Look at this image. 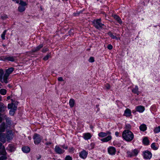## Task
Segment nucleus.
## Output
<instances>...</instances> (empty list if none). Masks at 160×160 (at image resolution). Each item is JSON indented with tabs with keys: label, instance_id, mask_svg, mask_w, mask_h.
I'll return each instance as SVG.
<instances>
[{
	"label": "nucleus",
	"instance_id": "nucleus-1",
	"mask_svg": "<svg viewBox=\"0 0 160 160\" xmlns=\"http://www.w3.org/2000/svg\"><path fill=\"white\" fill-rule=\"evenodd\" d=\"M122 137L126 141L130 142L133 140L134 135L131 131L129 130H125L122 132Z\"/></svg>",
	"mask_w": 160,
	"mask_h": 160
},
{
	"label": "nucleus",
	"instance_id": "nucleus-2",
	"mask_svg": "<svg viewBox=\"0 0 160 160\" xmlns=\"http://www.w3.org/2000/svg\"><path fill=\"white\" fill-rule=\"evenodd\" d=\"M94 26L97 29H100L104 26V24H102L101 22V19H98L94 20L93 21Z\"/></svg>",
	"mask_w": 160,
	"mask_h": 160
},
{
	"label": "nucleus",
	"instance_id": "nucleus-3",
	"mask_svg": "<svg viewBox=\"0 0 160 160\" xmlns=\"http://www.w3.org/2000/svg\"><path fill=\"white\" fill-rule=\"evenodd\" d=\"M9 136V134H5L3 133H0V141L4 143L6 142V138L8 140H9L10 138Z\"/></svg>",
	"mask_w": 160,
	"mask_h": 160
},
{
	"label": "nucleus",
	"instance_id": "nucleus-4",
	"mask_svg": "<svg viewBox=\"0 0 160 160\" xmlns=\"http://www.w3.org/2000/svg\"><path fill=\"white\" fill-rule=\"evenodd\" d=\"M33 139L34 140V143L35 144H38L41 142L42 138L39 134L35 133L33 136Z\"/></svg>",
	"mask_w": 160,
	"mask_h": 160
},
{
	"label": "nucleus",
	"instance_id": "nucleus-5",
	"mask_svg": "<svg viewBox=\"0 0 160 160\" xmlns=\"http://www.w3.org/2000/svg\"><path fill=\"white\" fill-rule=\"evenodd\" d=\"M143 156L146 159H150L152 157V155L150 152L147 151L143 153Z\"/></svg>",
	"mask_w": 160,
	"mask_h": 160
},
{
	"label": "nucleus",
	"instance_id": "nucleus-6",
	"mask_svg": "<svg viewBox=\"0 0 160 160\" xmlns=\"http://www.w3.org/2000/svg\"><path fill=\"white\" fill-rule=\"evenodd\" d=\"M1 149L2 150L0 151V155H6L7 152L5 150V147L3 145L2 143L0 142V149Z\"/></svg>",
	"mask_w": 160,
	"mask_h": 160
},
{
	"label": "nucleus",
	"instance_id": "nucleus-7",
	"mask_svg": "<svg viewBox=\"0 0 160 160\" xmlns=\"http://www.w3.org/2000/svg\"><path fill=\"white\" fill-rule=\"evenodd\" d=\"M108 152L111 155H114L116 152V150L114 147H110L108 149Z\"/></svg>",
	"mask_w": 160,
	"mask_h": 160
},
{
	"label": "nucleus",
	"instance_id": "nucleus-8",
	"mask_svg": "<svg viewBox=\"0 0 160 160\" xmlns=\"http://www.w3.org/2000/svg\"><path fill=\"white\" fill-rule=\"evenodd\" d=\"M13 70L14 68H10L7 69L6 71V73L5 74V77H8L9 75L12 73Z\"/></svg>",
	"mask_w": 160,
	"mask_h": 160
},
{
	"label": "nucleus",
	"instance_id": "nucleus-9",
	"mask_svg": "<svg viewBox=\"0 0 160 160\" xmlns=\"http://www.w3.org/2000/svg\"><path fill=\"white\" fill-rule=\"evenodd\" d=\"M55 152L58 154H61L64 152V150L61 149L58 146H56L55 148Z\"/></svg>",
	"mask_w": 160,
	"mask_h": 160
},
{
	"label": "nucleus",
	"instance_id": "nucleus-10",
	"mask_svg": "<svg viewBox=\"0 0 160 160\" xmlns=\"http://www.w3.org/2000/svg\"><path fill=\"white\" fill-rule=\"evenodd\" d=\"M111 133V132L109 131H107L106 132H101L98 133V135L99 137L103 138L110 134Z\"/></svg>",
	"mask_w": 160,
	"mask_h": 160
},
{
	"label": "nucleus",
	"instance_id": "nucleus-11",
	"mask_svg": "<svg viewBox=\"0 0 160 160\" xmlns=\"http://www.w3.org/2000/svg\"><path fill=\"white\" fill-rule=\"evenodd\" d=\"M124 115L127 117H129L131 116V112L130 110L128 108L126 109L124 112Z\"/></svg>",
	"mask_w": 160,
	"mask_h": 160
},
{
	"label": "nucleus",
	"instance_id": "nucleus-12",
	"mask_svg": "<svg viewBox=\"0 0 160 160\" xmlns=\"http://www.w3.org/2000/svg\"><path fill=\"white\" fill-rule=\"evenodd\" d=\"M87 154L88 153L85 150H83L80 153V156L81 158L84 159L86 158Z\"/></svg>",
	"mask_w": 160,
	"mask_h": 160
},
{
	"label": "nucleus",
	"instance_id": "nucleus-13",
	"mask_svg": "<svg viewBox=\"0 0 160 160\" xmlns=\"http://www.w3.org/2000/svg\"><path fill=\"white\" fill-rule=\"evenodd\" d=\"M136 109L137 111L140 112H143L145 110L144 107L142 106H137L136 107Z\"/></svg>",
	"mask_w": 160,
	"mask_h": 160
},
{
	"label": "nucleus",
	"instance_id": "nucleus-14",
	"mask_svg": "<svg viewBox=\"0 0 160 160\" xmlns=\"http://www.w3.org/2000/svg\"><path fill=\"white\" fill-rule=\"evenodd\" d=\"M15 149L14 146L12 144H10L7 148V149L9 152H12L14 151Z\"/></svg>",
	"mask_w": 160,
	"mask_h": 160
},
{
	"label": "nucleus",
	"instance_id": "nucleus-15",
	"mask_svg": "<svg viewBox=\"0 0 160 160\" xmlns=\"http://www.w3.org/2000/svg\"><path fill=\"white\" fill-rule=\"evenodd\" d=\"M6 108V106L3 103L0 102V112H4Z\"/></svg>",
	"mask_w": 160,
	"mask_h": 160
},
{
	"label": "nucleus",
	"instance_id": "nucleus-16",
	"mask_svg": "<svg viewBox=\"0 0 160 160\" xmlns=\"http://www.w3.org/2000/svg\"><path fill=\"white\" fill-rule=\"evenodd\" d=\"M112 138V137L111 135H108L107 137L102 138L101 140L104 142H106L110 141Z\"/></svg>",
	"mask_w": 160,
	"mask_h": 160
},
{
	"label": "nucleus",
	"instance_id": "nucleus-17",
	"mask_svg": "<svg viewBox=\"0 0 160 160\" xmlns=\"http://www.w3.org/2000/svg\"><path fill=\"white\" fill-rule=\"evenodd\" d=\"M4 60L11 62L14 61L15 60L14 57L11 56H6L4 58Z\"/></svg>",
	"mask_w": 160,
	"mask_h": 160
},
{
	"label": "nucleus",
	"instance_id": "nucleus-18",
	"mask_svg": "<svg viewBox=\"0 0 160 160\" xmlns=\"http://www.w3.org/2000/svg\"><path fill=\"white\" fill-rule=\"evenodd\" d=\"M22 150L23 152L27 153L30 152V149L28 147H23L22 148Z\"/></svg>",
	"mask_w": 160,
	"mask_h": 160
},
{
	"label": "nucleus",
	"instance_id": "nucleus-19",
	"mask_svg": "<svg viewBox=\"0 0 160 160\" xmlns=\"http://www.w3.org/2000/svg\"><path fill=\"white\" fill-rule=\"evenodd\" d=\"M147 127L146 125L145 124H143L141 125L139 127V129L141 131H144L146 130Z\"/></svg>",
	"mask_w": 160,
	"mask_h": 160
},
{
	"label": "nucleus",
	"instance_id": "nucleus-20",
	"mask_svg": "<svg viewBox=\"0 0 160 160\" xmlns=\"http://www.w3.org/2000/svg\"><path fill=\"white\" fill-rule=\"evenodd\" d=\"M5 128V124L4 123H2L0 125V132H4Z\"/></svg>",
	"mask_w": 160,
	"mask_h": 160
},
{
	"label": "nucleus",
	"instance_id": "nucleus-21",
	"mask_svg": "<svg viewBox=\"0 0 160 160\" xmlns=\"http://www.w3.org/2000/svg\"><path fill=\"white\" fill-rule=\"evenodd\" d=\"M114 18L116 19L120 24L122 23V21L120 17L116 15H114L113 16Z\"/></svg>",
	"mask_w": 160,
	"mask_h": 160
},
{
	"label": "nucleus",
	"instance_id": "nucleus-22",
	"mask_svg": "<svg viewBox=\"0 0 160 160\" xmlns=\"http://www.w3.org/2000/svg\"><path fill=\"white\" fill-rule=\"evenodd\" d=\"M143 143L146 145H148L149 144V140L146 137H145L142 140Z\"/></svg>",
	"mask_w": 160,
	"mask_h": 160
},
{
	"label": "nucleus",
	"instance_id": "nucleus-23",
	"mask_svg": "<svg viewBox=\"0 0 160 160\" xmlns=\"http://www.w3.org/2000/svg\"><path fill=\"white\" fill-rule=\"evenodd\" d=\"M43 45L42 44H40L36 48L33 49L32 50V51L33 52H35L38 51H39L43 47Z\"/></svg>",
	"mask_w": 160,
	"mask_h": 160
},
{
	"label": "nucleus",
	"instance_id": "nucleus-24",
	"mask_svg": "<svg viewBox=\"0 0 160 160\" xmlns=\"http://www.w3.org/2000/svg\"><path fill=\"white\" fill-rule=\"evenodd\" d=\"M83 137L85 139L87 140L91 138V135L89 133H86L84 134Z\"/></svg>",
	"mask_w": 160,
	"mask_h": 160
},
{
	"label": "nucleus",
	"instance_id": "nucleus-25",
	"mask_svg": "<svg viewBox=\"0 0 160 160\" xmlns=\"http://www.w3.org/2000/svg\"><path fill=\"white\" fill-rule=\"evenodd\" d=\"M138 88L137 86H135V88L132 89V92L135 94H137V95L139 94V91H138Z\"/></svg>",
	"mask_w": 160,
	"mask_h": 160
},
{
	"label": "nucleus",
	"instance_id": "nucleus-26",
	"mask_svg": "<svg viewBox=\"0 0 160 160\" xmlns=\"http://www.w3.org/2000/svg\"><path fill=\"white\" fill-rule=\"evenodd\" d=\"M69 104L70 107L71 108L73 107L75 104V101L74 99H71L69 102Z\"/></svg>",
	"mask_w": 160,
	"mask_h": 160
},
{
	"label": "nucleus",
	"instance_id": "nucleus-27",
	"mask_svg": "<svg viewBox=\"0 0 160 160\" xmlns=\"http://www.w3.org/2000/svg\"><path fill=\"white\" fill-rule=\"evenodd\" d=\"M25 8L23 6H19L18 8V10L20 12H22L25 11Z\"/></svg>",
	"mask_w": 160,
	"mask_h": 160
},
{
	"label": "nucleus",
	"instance_id": "nucleus-28",
	"mask_svg": "<svg viewBox=\"0 0 160 160\" xmlns=\"http://www.w3.org/2000/svg\"><path fill=\"white\" fill-rule=\"evenodd\" d=\"M154 132L155 133H156L160 132V126H158L156 127L154 129Z\"/></svg>",
	"mask_w": 160,
	"mask_h": 160
},
{
	"label": "nucleus",
	"instance_id": "nucleus-29",
	"mask_svg": "<svg viewBox=\"0 0 160 160\" xmlns=\"http://www.w3.org/2000/svg\"><path fill=\"white\" fill-rule=\"evenodd\" d=\"M19 4L21 6H23L24 7L27 5V4L26 2L23 1L22 0H20Z\"/></svg>",
	"mask_w": 160,
	"mask_h": 160
},
{
	"label": "nucleus",
	"instance_id": "nucleus-30",
	"mask_svg": "<svg viewBox=\"0 0 160 160\" xmlns=\"http://www.w3.org/2000/svg\"><path fill=\"white\" fill-rule=\"evenodd\" d=\"M108 34L109 35L112 39H118V38L115 36L113 35L112 33L111 32H109L108 33Z\"/></svg>",
	"mask_w": 160,
	"mask_h": 160
},
{
	"label": "nucleus",
	"instance_id": "nucleus-31",
	"mask_svg": "<svg viewBox=\"0 0 160 160\" xmlns=\"http://www.w3.org/2000/svg\"><path fill=\"white\" fill-rule=\"evenodd\" d=\"M6 90L5 89H1L0 90V93L2 95H5L6 93Z\"/></svg>",
	"mask_w": 160,
	"mask_h": 160
},
{
	"label": "nucleus",
	"instance_id": "nucleus-32",
	"mask_svg": "<svg viewBox=\"0 0 160 160\" xmlns=\"http://www.w3.org/2000/svg\"><path fill=\"white\" fill-rule=\"evenodd\" d=\"M4 74V72L2 69H0V81L2 79V78Z\"/></svg>",
	"mask_w": 160,
	"mask_h": 160
},
{
	"label": "nucleus",
	"instance_id": "nucleus-33",
	"mask_svg": "<svg viewBox=\"0 0 160 160\" xmlns=\"http://www.w3.org/2000/svg\"><path fill=\"white\" fill-rule=\"evenodd\" d=\"M1 17L2 19L3 20H6L8 18L7 15L5 14H3L1 15Z\"/></svg>",
	"mask_w": 160,
	"mask_h": 160
},
{
	"label": "nucleus",
	"instance_id": "nucleus-34",
	"mask_svg": "<svg viewBox=\"0 0 160 160\" xmlns=\"http://www.w3.org/2000/svg\"><path fill=\"white\" fill-rule=\"evenodd\" d=\"M51 57V54H49L46 55L43 58V59L45 61H46Z\"/></svg>",
	"mask_w": 160,
	"mask_h": 160
},
{
	"label": "nucleus",
	"instance_id": "nucleus-35",
	"mask_svg": "<svg viewBox=\"0 0 160 160\" xmlns=\"http://www.w3.org/2000/svg\"><path fill=\"white\" fill-rule=\"evenodd\" d=\"M7 32L6 30H4L1 35V37L2 39L4 40L5 39V35Z\"/></svg>",
	"mask_w": 160,
	"mask_h": 160
},
{
	"label": "nucleus",
	"instance_id": "nucleus-36",
	"mask_svg": "<svg viewBox=\"0 0 160 160\" xmlns=\"http://www.w3.org/2000/svg\"><path fill=\"white\" fill-rule=\"evenodd\" d=\"M151 147L154 150H156L158 149V148L155 146V143H153L151 144Z\"/></svg>",
	"mask_w": 160,
	"mask_h": 160
},
{
	"label": "nucleus",
	"instance_id": "nucleus-37",
	"mask_svg": "<svg viewBox=\"0 0 160 160\" xmlns=\"http://www.w3.org/2000/svg\"><path fill=\"white\" fill-rule=\"evenodd\" d=\"M127 153L128 155V157H132L135 156L133 153L132 152H128Z\"/></svg>",
	"mask_w": 160,
	"mask_h": 160
},
{
	"label": "nucleus",
	"instance_id": "nucleus-38",
	"mask_svg": "<svg viewBox=\"0 0 160 160\" xmlns=\"http://www.w3.org/2000/svg\"><path fill=\"white\" fill-rule=\"evenodd\" d=\"M13 106V103L9 104L8 105V109H12Z\"/></svg>",
	"mask_w": 160,
	"mask_h": 160
},
{
	"label": "nucleus",
	"instance_id": "nucleus-39",
	"mask_svg": "<svg viewBox=\"0 0 160 160\" xmlns=\"http://www.w3.org/2000/svg\"><path fill=\"white\" fill-rule=\"evenodd\" d=\"M88 61L89 62H94V57H91L90 58Z\"/></svg>",
	"mask_w": 160,
	"mask_h": 160
},
{
	"label": "nucleus",
	"instance_id": "nucleus-40",
	"mask_svg": "<svg viewBox=\"0 0 160 160\" xmlns=\"http://www.w3.org/2000/svg\"><path fill=\"white\" fill-rule=\"evenodd\" d=\"M8 77H5V75H4L3 77V82L6 83H8L7 79Z\"/></svg>",
	"mask_w": 160,
	"mask_h": 160
},
{
	"label": "nucleus",
	"instance_id": "nucleus-41",
	"mask_svg": "<svg viewBox=\"0 0 160 160\" xmlns=\"http://www.w3.org/2000/svg\"><path fill=\"white\" fill-rule=\"evenodd\" d=\"M15 112V111L14 110H12V109H11L9 111V114H10L12 115H13L14 114Z\"/></svg>",
	"mask_w": 160,
	"mask_h": 160
},
{
	"label": "nucleus",
	"instance_id": "nucleus-42",
	"mask_svg": "<svg viewBox=\"0 0 160 160\" xmlns=\"http://www.w3.org/2000/svg\"><path fill=\"white\" fill-rule=\"evenodd\" d=\"M132 152L135 156L137 155L138 153V152L136 149H134Z\"/></svg>",
	"mask_w": 160,
	"mask_h": 160
},
{
	"label": "nucleus",
	"instance_id": "nucleus-43",
	"mask_svg": "<svg viewBox=\"0 0 160 160\" xmlns=\"http://www.w3.org/2000/svg\"><path fill=\"white\" fill-rule=\"evenodd\" d=\"M6 155H2V156L1 157H0V160H3L4 159H6L7 158L6 157Z\"/></svg>",
	"mask_w": 160,
	"mask_h": 160
},
{
	"label": "nucleus",
	"instance_id": "nucleus-44",
	"mask_svg": "<svg viewBox=\"0 0 160 160\" xmlns=\"http://www.w3.org/2000/svg\"><path fill=\"white\" fill-rule=\"evenodd\" d=\"M65 160H72V158L69 156H68L66 157Z\"/></svg>",
	"mask_w": 160,
	"mask_h": 160
},
{
	"label": "nucleus",
	"instance_id": "nucleus-45",
	"mask_svg": "<svg viewBox=\"0 0 160 160\" xmlns=\"http://www.w3.org/2000/svg\"><path fill=\"white\" fill-rule=\"evenodd\" d=\"M48 50L47 48H44L42 50V52H45Z\"/></svg>",
	"mask_w": 160,
	"mask_h": 160
},
{
	"label": "nucleus",
	"instance_id": "nucleus-46",
	"mask_svg": "<svg viewBox=\"0 0 160 160\" xmlns=\"http://www.w3.org/2000/svg\"><path fill=\"white\" fill-rule=\"evenodd\" d=\"M108 48L109 50H111L112 48V46L111 44H109L108 45Z\"/></svg>",
	"mask_w": 160,
	"mask_h": 160
},
{
	"label": "nucleus",
	"instance_id": "nucleus-47",
	"mask_svg": "<svg viewBox=\"0 0 160 160\" xmlns=\"http://www.w3.org/2000/svg\"><path fill=\"white\" fill-rule=\"evenodd\" d=\"M17 108V107L14 104H13V106L12 108V109L14 110L15 111Z\"/></svg>",
	"mask_w": 160,
	"mask_h": 160
},
{
	"label": "nucleus",
	"instance_id": "nucleus-48",
	"mask_svg": "<svg viewBox=\"0 0 160 160\" xmlns=\"http://www.w3.org/2000/svg\"><path fill=\"white\" fill-rule=\"evenodd\" d=\"M126 127L127 129H130L131 128V126L129 124H127L126 125Z\"/></svg>",
	"mask_w": 160,
	"mask_h": 160
},
{
	"label": "nucleus",
	"instance_id": "nucleus-49",
	"mask_svg": "<svg viewBox=\"0 0 160 160\" xmlns=\"http://www.w3.org/2000/svg\"><path fill=\"white\" fill-rule=\"evenodd\" d=\"M58 80L59 81H63V79L62 78V77H59L58 78Z\"/></svg>",
	"mask_w": 160,
	"mask_h": 160
},
{
	"label": "nucleus",
	"instance_id": "nucleus-50",
	"mask_svg": "<svg viewBox=\"0 0 160 160\" xmlns=\"http://www.w3.org/2000/svg\"><path fill=\"white\" fill-rule=\"evenodd\" d=\"M105 87L107 89H109L110 88V86L109 84H107L105 86Z\"/></svg>",
	"mask_w": 160,
	"mask_h": 160
},
{
	"label": "nucleus",
	"instance_id": "nucleus-51",
	"mask_svg": "<svg viewBox=\"0 0 160 160\" xmlns=\"http://www.w3.org/2000/svg\"><path fill=\"white\" fill-rule=\"evenodd\" d=\"M62 147L64 149H67L68 148V147L67 146H65V145H64L62 146Z\"/></svg>",
	"mask_w": 160,
	"mask_h": 160
},
{
	"label": "nucleus",
	"instance_id": "nucleus-52",
	"mask_svg": "<svg viewBox=\"0 0 160 160\" xmlns=\"http://www.w3.org/2000/svg\"><path fill=\"white\" fill-rule=\"evenodd\" d=\"M14 2H15L16 3H19V0H12Z\"/></svg>",
	"mask_w": 160,
	"mask_h": 160
},
{
	"label": "nucleus",
	"instance_id": "nucleus-53",
	"mask_svg": "<svg viewBox=\"0 0 160 160\" xmlns=\"http://www.w3.org/2000/svg\"><path fill=\"white\" fill-rule=\"evenodd\" d=\"M69 152H72L73 150V148H69Z\"/></svg>",
	"mask_w": 160,
	"mask_h": 160
},
{
	"label": "nucleus",
	"instance_id": "nucleus-54",
	"mask_svg": "<svg viewBox=\"0 0 160 160\" xmlns=\"http://www.w3.org/2000/svg\"><path fill=\"white\" fill-rule=\"evenodd\" d=\"M119 134V132H116L115 133V134L116 136L117 137L118 136Z\"/></svg>",
	"mask_w": 160,
	"mask_h": 160
},
{
	"label": "nucleus",
	"instance_id": "nucleus-55",
	"mask_svg": "<svg viewBox=\"0 0 160 160\" xmlns=\"http://www.w3.org/2000/svg\"><path fill=\"white\" fill-rule=\"evenodd\" d=\"M10 98H11L10 96H8L7 98V99L8 100H9Z\"/></svg>",
	"mask_w": 160,
	"mask_h": 160
},
{
	"label": "nucleus",
	"instance_id": "nucleus-56",
	"mask_svg": "<svg viewBox=\"0 0 160 160\" xmlns=\"http://www.w3.org/2000/svg\"><path fill=\"white\" fill-rule=\"evenodd\" d=\"M2 118L1 117H0V122H1L2 121Z\"/></svg>",
	"mask_w": 160,
	"mask_h": 160
},
{
	"label": "nucleus",
	"instance_id": "nucleus-57",
	"mask_svg": "<svg viewBox=\"0 0 160 160\" xmlns=\"http://www.w3.org/2000/svg\"><path fill=\"white\" fill-rule=\"evenodd\" d=\"M2 101V97L0 96V101Z\"/></svg>",
	"mask_w": 160,
	"mask_h": 160
},
{
	"label": "nucleus",
	"instance_id": "nucleus-58",
	"mask_svg": "<svg viewBox=\"0 0 160 160\" xmlns=\"http://www.w3.org/2000/svg\"><path fill=\"white\" fill-rule=\"evenodd\" d=\"M62 0L63 1H67L68 0Z\"/></svg>",
	"mask_w": 160,
	"mask_h": 160
},
{
	"label": "nucleus",
	"instance_id": "nucleus-59",
	"mask_svg": "<svg viewBox=\"0 0 160 160\" xmlns=\"http://www.w3.org/2000/svg\"><path fill=\"white\" fill-rule=\"evenodd\" d=\"M28 138H29V140H31V137H29Z\"/></svg>",
	"mask_w": 160,
	"mask_h": 160
},
{
	"label": "nucleus",
	"instance_id": "nucleus-60",
	"mask_svg": "<svg viewBox=\"0 0 160 160\" xmlns=\"http://www.w3.org/2000/svg\"><path fill=\"white\" fill-rule=\"evenodd\" d=\"M40 8H41V10H42V8L41 7H40Z\"/></svg>",
	"mask_w": 160,
	"mask_h": 160
},
{
	"label": "nucleus",
	"instance_id": "nucleus-61",
	"mask_svg": "<svg viewBox=\"0 0 160 160\" xmlns=\"http://www.w3.org/2000/svg\"><path fill=\"white\" fill-rule=\"evenodd\" d=\"M51 144V143H50V142L49 143V144Z\"/></svg>",
	"mask_w": 160,
	"mask_h": 160
}]
</instances>
